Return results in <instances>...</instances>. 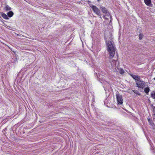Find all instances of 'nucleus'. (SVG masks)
<instances>
[{
  "label": "nucleus",
  "mask_w": 155,
  "mask_h": 155,
  "mask_svg": "<svg viewBox=\"0 0 155 155\" xmlns=\"http://www.w3.org/2000/svg\"><path fill=\"white\" fill-rule=\"evenodd\" d=\"M109 39H110V41H109L108 38L105 36V37L106 38V43L107 45V50L109 53L110 56L111 58L114 57L115 55V51L116 48L114 45V42L113 40H112V38L111 35L109 33Z\"/></svg>",
  "instance_id": "1"
},
{
  "label": "nucleus",
  "mask_w": 155,
  "mask_h": 155,
  "mask_svg": "<svg viewBox=\"0 0 155 155\" xmlns=\"http://www.w3.org/2000/svg\"><path fill=\"white\" fill-rule=\"evenodd\" d=\"M131 76L135 80L137 87L143 89L147 86L146 83L142 81L140 76L135 75H132Z\"/></svg>",
  "instance_id": "2"
},
{
  "label": "nucleus",
  "mask_w": 155,
  "mask_h": 155,
  "mask_svg": "<svg viewBox=\"0 0 155 155\" xmlns=\"http://www.w3.org/2000/svg\"><path fill=\"white\" fill-rule=\"evenodd\" d=\"M116 96L117 100L119 104H121L123 103V100L122 99V96L121 95H120L119 92H117L116 93Z\"/></svg>",
  "instance_id": "3"
},
{
  "label": "nucleus",
  "mask_w": 155,
  "mask_h": 155,
  "mask_svg": "<svg viewBox=\"0 0 155 155\" xmlns=\"http://www.w3.org/2000/svg\"><path fill=\"white\" fill-rule=\"evenodd\" d=\"M117 60L114 59L110 62L111 66H110V68H111L113 71H115L117 68L116 64Z\"/></svg>",
  "instance_id": "4"
},
{
  "label": "nucleus",
  "mask_w": 155,
  "mask_h": 155,
  "mask_svg": "<svg viewBox=\"0 0 155 155\" xmlns=\"http://www.w3.org/2000/svg\"><path fill=\"white\" fill-rule=\"evenodd\" d=\"M91 7L93 11L96 14L98 15L101 16L100 11L96 6L94 5H92L91 6ZM100 18H101V16H100Z\"/></svg>",
  "instance_id": "5"
},
{
  "label": "nucleus",
  "mask_w": 155,
  "mask_h": 155,
  "mask_svg": "<svg viewBox=\"0 0 155 155\" xmlns=\"http://www.w3.org/2000/svg\"><path fill=\"white\" fill-rule=\"evenodd\" d=\"M105 15H104L103 17L104 18L108 20L109 19L108 18H111V16L109 12H107L106 13H105Z\"/></svg>",
  "instance_id": "6"
},
{
  "label": "nucleus",
  "mask_w": 155,
  "mask_h": 155,
  "mask_svg": "<svg viewBox=\"0 0 155 155\" xmlns=\"http://www.w3.org/2000/svg\"><path fill=\"white\" fill-rule=\"evenodd\" d=\"M144 2L146 5L150 6L151 5V0H144Z\"/></svg>",
  "instance_id": "7"
},
{
  "label": "nucleus",
  "mask_w": 155,
  "mask_h": 155,
  "mask_svg": "<svg viewBox=\"0 0 155 155\" xmlns=\"http://www.w3.org/2000/svg\"><path fill=\"white\" fill-rule=\"evenodd\" d=\"M150 96L153 99H155V91H153L151 92Z\"/></svg>",
  "instance_id": "8"
},
{
  "label": "nucleus",
  "mask_w": 155,
  "mask_h": 155,
  "mask_svg": "<svg viewBox=\"0 0 155 155\" xmlns=\"http://www.w3.org/2000/svg\"><path fill=\"white\" fill-rule=\"evenodd\" d=\"M144 88V91L147 94H148V93L150 91L149 88V87H145Z\"/></svg>",
  "instance_id": "9"
},
{
  "label": "nucleus",
  "mask_w": 155,
  "mask_h": 155,
  "mask_svg": "<svg viewBox=\"0 0 155 155\" xmlns=\"http://www.w3.org/2000/svg\"><path fill=\"white\" fill-rule=\"evenodd\" d=\"M14 13L13 12L11 11L8 12L7 13L8 15L10 17H11L13 15Z\"/></svg>",
  "instance_id": "10"
},
{
  "label": "nucleus",
  "mask_w": 155,
  "mask_h": 155,
  "mask_svg": "<svg viewBox=\"0 0 155 155\" xmlns=\"http://www.w3.org/2000/svg\"><path fill=\"white\" fill-rule=\"evenodd\" d=\"M101 10L104 13H106L107 12V10L106 8L104 7H101Z\"/></svg>",
  "instance_id": "11"
},
{
  "label": "nucleus",
  "mask_w": 155,
  "mask_h": 155,
  "mask_svg": "<svg viewBox=\"0 0 155 155\" xmlns=\"http://www.w3.org/2000/svg\"><path fill=\"white\" fill-rule=\"evenodd\" d=\"M118 65H117V68L118 70H119V72L121 74H123L124 73V70L122 69V68H120L119 69L118 68Z\"/></svg>",
  "instance_id": "12"
},
{
  "label": "nucleus",
  "mask_w": 155,
  "mask_h": 155,
  "mask_svg": "<svg viewBox=\"0 0 155 155\" xmlns=\"http://www.w3.org/2000/svg\"><path fill=\"white\" fill-rule=\"evenodd\" d=\"M2 16L5 19H8V16L5 13L2 14Z\"/></svg>",
  "instance_id": "13"
},
{
  "label": "nucleus",
  "mask_w": 155,
  "mask_h": 155,
  "mask_svg": "<svg viewBox=\"0 0 155 155\" xmlns=\"http://www.w3.org/2000/svg\"><path fill=\"white\" fill-rule=\"evenodd\" d=\"M5 9L6 11H8L10 10L11 9V8H10L8 5H6L4 8Z\"/></svg>",
  "instance_id": "14"
},
{
  "label": "nucleus",
  "mask_w": 155,
  "mask_h": 155,
  "mask_svg": "<svg viewBox=\"0 0 155 155\" xmlns=\"http://www.w3.org/2000/svg\"><path fill=\"white\" fill-rule=\"evenodd\" d=\"M148 121L149 124L151 125V126H153V122L152 121V120H151V119L150 118H148Z\"/></svg>",
  "instance_id": "15"
},
{
  "label": "nucleus",
  "mask_w": 155,
  "mask_h": 155,
  "mask_svg": "<svg viewBox=\"0 0 155 155\" xmlns=\"http://www.w3.org/2000/svg\"><path fill=\"white\" fill-rule=\"evenodd\" d=\"M134 93H135L136 94H137L139 95H140V94L139 93V92L138 91H134Z\"/></svg>",
  "instance_id": "16"
},
{
  "label": "nucleus",
  "mask_w": 155,
  "mask_h": 155,
  "mask_svg": "<svg viewBox=\"0 0 155 155\" xmlns=\"http://www.w3.org/2000/svg\"><path fill=\"white\" fill-rule=\"evenodd\" d=\"M142 37H141V36H140V35H139V38L141 40L142 39Z\"/></svg>",
  "instance_id": "17"
}]
</instances>
